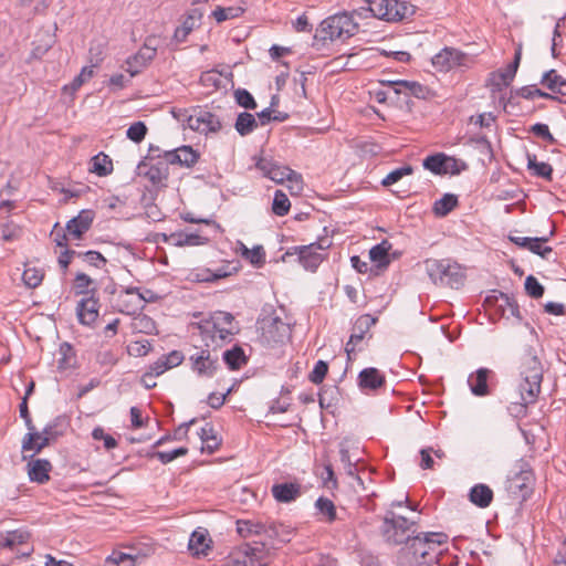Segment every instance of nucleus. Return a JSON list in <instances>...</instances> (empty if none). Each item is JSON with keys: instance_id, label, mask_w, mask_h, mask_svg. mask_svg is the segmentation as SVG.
<instances>
[{"instance_id": "6ab92c4d", "label": "nucleus", "mask_w": 566, "mask_h": 566, "mask_svg": "<svg viewBox=\"0 0 566 566\" xmlns=\"http://www.w3.org/2000/svg\"><path fill=\"white\" fill-rule=\"evenodd\" d=\"M268 178L276 184H283L287 180L291 182L290 189H295L296 193L303 190L302 175L286 166L276 164Z\"/></svg>"}, {"instance_id": "13d9d810", "label": "nucleus", "mask_w": 566, "mask_h": 566, "mask_svg": "<svg viewBox=\"0 0 566 566\" xmlns=\"http://www.w3.org/2000/svg\"><path fill=\"white\" fill-rule=\"evenodd\" d=\"M413 168L410 165H405L399 167L392 171H390L381 181L384 187H389L396 182H398L402 177L411 175Z\"/></svg>"}, {"instance_id": "cd10ccee", "label": "nucleus", "mask_w": 566, "mask_h": 566, "mask_svg": "<svg viewBox=\"0 0 566 566\" xmlns=\"http://www.w3.org/2000/svg\"><path fill=\"white\" fill-rule=\"evenodd\" d=\"M469 500L480 509L488 507L493 501L492 489L483 483L475 484L469 492Z\"/></svg>"}, {"instance_id": "b1692460", "label": "nucleus", "mask_w": 566, "mask_h": 566, "mask_svg": "<svg viewBox=\"0 0 566 566\" xmlns=\"http://www.w3.org/2000/svg\"><path fill=\"white\" fill-rule=\"evenodd\" d=\"M239 328L234 323V317L231 313L228 312H216L210 321H206L199 325L201 331V335H206V333H210L213 328Z\"/></svg>"}, {"instance_id": "412c9836", "label": "nucleus", "mask_w": 566, "mask_h": 566, "mask_svg": "<svg viewBox=\"0 0 566 566\" xmlns=\"http://www.w3.org/2000/svg\"><path fill=\"white\" fill-rule=\"evenodd\" d=\"M358 385L363 390H377L386 385V377L377 368L368 367L359 373Z\"/></svg>"}, {"instance_id": "4c0bfd02", "label": "nucleus", "mask_w": 566, "mask_h": 566, "mask_svg": "<svg viewBox=\"0 0 566 566\" xmlns=\"http://www.w3.org/2000/svg\"><path fill=\"white\" fill-rule=\"evenodd\" d=\"M91 171L97 176L105 177L113 171V163L108 155L98 153L91 159Z\"/></svg>"}, {"instance_id": "f704fd0d", "label": "nucleus", "mask_w": 566, "mask_h": 566, "mask_svg": "<svg viewBox=\"0 0 566 566\" xmlns=\"http://www.w3.org/2000/svg\"><path fill=\"white\" fill-rule=\"evenodd\" d=\"M390 85L395 86V93L400 94V87H405L409 91L410 95L417 98H424L428 94V87L415 81L398 80L389 82Z\"/></svg>"}, {"instance_id": "680f3d73", "label": "nucleus", "mask_w": 566, "mask_h": 566, "mask_svg": "<svg viewBox=\"0 0 566 566\" xmlns=\"http://www.w3.org/2000/svg\"><path fill=\"white\" fill-rule=\"evenodd\" d=\"M106 566H134V558L129 554L122 552H113L111 556L105 559Z\"/></svg>"}, {"instance_id": "473e14b6", "label": "nucleus", "mask_w": 566, "mask_h": 566, "mask_svg": "<svg viewBox=\"0 0 566 566\" xmlns=\"http://www.w3.org/2000/svg\"><path fill=\"white\" fill-rule=\"evenodd\" d=\"M223 361L231 370H238L247 364L248 358L241 346L235 345L231 349H227L222 355Z\"/></svg>"}, {"instance_id": "ddd939ff", "label": "nucleus", "mask_w": 566, "mask_h": 566, "mask_svg": "<svg viewBox=\"0 0 566 566\" xmlns=\"http://www.w3.org/2000/svg\"><path fill=\"white\" fill-rule=\"evenodd\" d=\"M187 125L190 129L206 135L208 133H217L222 127L219 117L205 109H199L196 114L189 115Z\"/></svg>"}, {"instance_id": "f3484780", "label": "nucleus", "mask_w": 566, "mask_h": 566, "mask_svg": "<svg viewBox=\"0 0 566 566\" xmlns=\"http://www.w3.org/2000/svg\"><path fill=\"white\" fill-rule=\"evenodd\" d=\"M95 219V211L84 209L76 217L70 219L65 226V230L72 240H81L83 235L91 229Z\"/></svg>"}, {"instance_id": "09e8293b", "label": "nucleus", "mask_w": 566, "mask_h": 566, "mask_svg": "<svg viewBox=\"0 0 566 566\" xmlns=\"http://www.w3.org/2000/svg\"><path fill=\"white\" fill-rule=\"evenodd\" d=\"M66 428L67 421L65 417L59 416L44 427L42 433L49 436L55 441L59 437L64 434Z\"/></svg>"}, {"instance_id": "a878e982", "label": "nucleus", "mask_w": 566, "mask_h": 566, "mask_svg": "<svg viewBox=\"0 0 566 566\" xmlns=\"http://www.w3.org/2000/svg\"><path fill=\"white\" fill-rule=\"evenodd\" d=\"M271 492L277 502L290 503L301 495V485L292 482L276 483L272 486Z\"/></svg>"}, {"instance_id": "f8f14e48", "label": "nucleus", "mask_w": 566, "mask_h": 566, "mask_svg": "<svg viewBox=\"0 0 566 566\" xmlns=\"http://www.w3.org/2000/svg\"><path fill=\"white\" fill-rule=\"evenodd\" d=\"M376 323L377 317H374L370 314H363L355 321L353 333L345 346L348 360H352V356L355 354L357 345L364 339L365 335Z\"/></svg>"}, {"instance_id": "c756f323", "label": "nucleus", "mask_w": 566, "mask_h": 566, "mask_svg": "<svg viewBox=\"0 0 566 566\" xmlns=\"http://www.w3.org/2000/svg\"><path fill=\"white\" fill-rule=\"evenodd\" d=\"M513 94H515L518 97L525 98V99H534L535 97H542L545 99H552V101H556L558 103H564V101L559 96L544 92V91L537 88L536 85H526V86L520 87L515 91H511V96L507 99V104L512 103Z\"/></svg>"}, {"instance_id": "a18cd8bd", "label": "nucleus", "mask_w": 566, "mask_h": 566, "mask_svg": "<svg viewBox=\"0 0 566 566\" xmlns=\"http://www.w3.org/2000/svg\"><path fill=\"white\" fill-rule=\"evenodd\" d=\"M197 4H199V2L192 3L193 7L187 11L182 21L185 29L190 32L200 25V21L205 14L203 8Z\"/></svg>"}, {"instance_id": "393cba45", "label": "nucleus", "mask_w": 566, "mask_h": 566, "mask_svg": "<svg viewBox=\"0 0 566 566\" xmlns=\"http://www.w3.org/2000/svg\"><path fill=\"white\" fill-rule=\"evenodd\" d=\"M28 469L29 478L32 482L43 484L50 480L49 473L52 470V464L49 460L31 459L28 462Z\"/></svg>"}, {"instance_id": "58836bf2", "label": "nucleus", "mask_w": 566, "mask_h": 566, "mask_svg": "<svg viewBox=\"0 0 566 566\" xmlns=\"http://www.w3.org/2000/svg\"><path fill=\"white\" fill-rule=\"evenodd\" d=\"M365 4L361 6L363 10L369 11V15L384 20L388 14V7L391 3L389 0H361Z\"/></svg>"}, {"instance_id": "603ef678", "label": "nucleus", "mask_w": 566, "mask_h": 566, "mask_svg": "<svg viewBox=\"0 0 566 566\" xmlns=\"http://www.w3.org/2000/svg\"><path fill=\"white\" fill-rule=\"evenodd\" d=\"M221 73L216 70L202 72L200 75V84L211 91H217L222 86Z\"/></svg>"}, {"instance_id": "72a5a7b5", "label": "nucleus", "mask_w": 566, "mask_h": 566, "mask_svg": "<svg viewBox=\"0 0 566 566\" xmlns=\"http://www.w3.org/2000/svg\"><path fill=\"white\" fill-rule=\"evenodd\" d=\"M31 537V533L25 528L9 531L0 538V547L13 548L17 545L25 544Z\"/></svg>"}, {"instance_id": "9b49d317", "label": "nucleus", "mask_w": 566, "mask_h": 566, "mask_svg": "<svg viewBox=\"0 0 566 566\" xmlns=\"http://www.w3.org/2000/svg\"><path fill=\"white\" fill-rule=\"evenodd\" d=\"M189 361L191 370L201 378H212L219 368L218 357H212L209 349L191 355Z\"/></svg>"}, {"instance_id": "2f4dec72", "label": "nucleus", "mask_w": 566, "mask_h": 566, "mask_svg": "<svg viewBox=\"0 0 566 566\" xmlns=\"http://www.w3.org/2000/svg\"><path fill=\"white\" fill-rule=\"evenodd\" d=\"M500 296L502 303L497 307V315L506 318L512 316L516 318L518 323L522 322L523 317L516 300L509 296L506 293H500Z\"/></svg>"}, {"instance_id": "338daca9", "label": "nucleus", "mask_w": 566, "mask_h": 566, "mask_svg": "<svg viewBox=\"0 0 566 566\" xmlns=\"http://www.w3.org/2000/svg\"><path fill=\"white\" fill-rule=\"evenodd\" d=\"M243 10L241 8H221L217 7V9L212 12L213 18L217 20V22H223L229 19H233L239 17Z\"/></svg>"}, {"instance_id": "a19ab883", "label": "nucleus", "mask_w": 566, "mask_h": 566, "mask_svg": "<svg viewBox=\"0 0 566 566\" xmlns=\"http://www.w3.org/2000/svg\"><path fill=\"white\" fill-rule=\"evenodd\" d=\"M527 168L533 170L537 177L552 180L553 167L544 161H537L536 155L527 154Z\"/></svg>"}, {"instance_id": "8fccbe9b", "label": "nucleus", "mask_w": 566, "mask_h": 566, "mask_svg": "<svg viewBox=\"0 0 566 566\" xmlns=\"http://www.w3.org/2000/svg\"><path fill=\"white\" fill-rule=\"evenodd\" d=\"M239 332V328H213L210 333L202 335L205 339L210 337L216 346H222L226 342L230 340V337Z\"/></svg>"}, {"instance_id": "79ce46f5", "label": "nucleus", "mask_w": 566, "mask_h": 566, "mask_svg": "<svg viewBox=\"0 0 566 566\" xmlns=\"http://www.w3.org/2000/svg\"><path fill=\"white\" fill-rule=\"evenodd\" d=\"M315 507L324 516L325 522L333 523L337 520L336 506L329 499L319 496L315 502Z\"/></svg>"}, {"instance_id": "ea45409f", "label": "nucleus", "mask_w": 566, "mask_h": 566, "mask_svg": "<svg viewBox=\"0 0 566 566\" xmlns=\"http://www.w3.org/2000/svg\"><path fill=\"white\" fill-rule=\"evenodd\" d=\"M199 437L202 441V452L207 451L208 453H213L220 446V442L218 441L214 433V429L211 424H206L203 428H201Z\"/></svg>"}, {"instance_id": "864d4df0", "label": "nucleus", "mask_w": 566, "mask_h": 566, "mask_svg": "<svg viewBox=\"0 0 566 566\" xmlns=\"http://www.w3.org/2000/svg\"><path fill=\"white\" fill-rule=\"evenodd\" d=\"M94 283V280L84 272L76 273L74 277V290L76 295L90 294L92 295L93 289L90 286Z\"/></svg>"}, {"instance_id": "dca6fc26", "label": "nucleus", "mask_w": 566, "mask_h": 566, "mask_svg": "<svg viewBox=\"0 0 566 566\" xmlns=\"http://www.w3.org/2000/svg\"><path fill=\"white\" fill-rule=\"evenodd\" d=\"M99 314V301L96 297V289L93 287L92 295L82 298L76 306L78 322L85 326H92Z\"/></svg>"}, {"instance_id": "5fc2aeb1", "label": "nucleus", "mask_w": 566, "mask_h": 566, "mask_svg": "<svg viewBox=\"0 0 566 566\" xmlns=\"http://www.w3.org/2000/svg\"><path fill=\"white\" fill-rule=\"evenodd\" d=\"M188 453V448L186 447H180V448H177L172 451H155V452H151L150 454H148V457L150 458H156L158 459L163 464H167L171 461H174L175 459L179 458V457H184Z\"/></svg>"}, {"instance_id": "0eeeda50", "label": "nucleus", "mask_w": 566, "mask_h": 566, "mask_svg": "<svg viewBox=\"0 0 566 566\" xmlns=\"http://www.w3.org/2000/svg\"><path fill=\"white\" fill-rule=\"evenodd\" d=\"M534 482L535 476L530 463L520 459L507 479V491L515 497L525 501L533 492Z\"/></svg>"}, {"instance_id": "a211bd4d", "label": "nucleus", "mask_w": 566, "mask_h": 566, "mask_svg": "<svg viewBox=\"0 0 566 566\" xmlns=\"http://www.w3.org/2000/svg\"><path fill=\"white\" fill-rule=\"evenodd\" d=\"M494 376V371L486 367H481L474 373L470 374L468 377V385L472 395L476 397L489 396L491 394L489 381Z\"/></svg>"}, {"instance_id": "de8ad7c7", "label": "nucleus", "mask_w": 566, "mask_h": 566, "mask_svg": "<svg viewBox=\"0 0 566 566\" xmlns=\"http://www.w3.org/2000/svg\"><path fill=\"white\" fill-rule=\"evenodd\" d=\"M242 256L247 259L253 266L261 268L265 263V251L262 245L248 249L242 244Z\"/></svg>"}, {"instance_id": "c9c22d12", "label": "nucleus", "mask_w": 566, "mask_h": 566, "mask_svg": "<svg viewBox=\"0 0 566 566\" xmlns=\"http://www.w3.org/2000/svg\"><path fill=\"white\" fill-rule=\"evenodd\" d=\"M459 205L458 197L453 193H444L433 203L432 211L437 217L448 216Z\"/></svg>"}, {"instance_id": "9d476101", "label": "nucleus", "mask_w": 566, "mask_h": 566, "mask_svg": "<svg viewBox=\"0 0 566 566\" xmlns=\"http://www.w3.org/2000/svg\"><path fill=\"white\" fill-rule=\"evenodd\" d=\"M522 59V44H518L515 49L513 61L505 67L504 71L491 73L489 85L492 86L493 92H500L503 87H506L514 80L515 74L518 70Z\"/></svg>"}, {"instance_id": "4d7b16f0", "label": "nucleus", "mask_w": 566, "mask_h": 566, "mask_svg": "<svg viewBox=\"0 0 566 566\" xmlns=\"http://www.w3.org/2000/svg\"><path fill=\"white\" fill-rule=\"evenodd\" d=\"M234 98L239 106L254 111L258 107V104L252 96V94L245 88H238L234 91Z\"/></svg>"}, {"instance_id": "0e129e2a", "label": "nucleus", "mask_w": 566, "mask_h": 566, "mask_svg": "<svg viewBox=\"0 0 566 566\" xmlns=\"http://www.w3.org/2000/svg\"><path fill=\"white\" fill-rule=\"evenodd\" d=\"M328 373V364L324 360L316 361L313 370L308 375L310 381L315 385H319L325 379Z\"/></svg>"}, {"instance_id": "c85d7f7f", "label": "nucleus", "mask_w": 566, "mask_h": 566, "mask_svg": "<svg viewBox=\"0 0 566 566\" xmlns=\"http://www.w3.org/2000/svg\"><path fill=\"white\" fill-rule=\"evenodd\" d=\"M391 249V243L387 240H382L380 243L374 245L369 250V259L370 261L376 263L377 270H385L388 268L390 263L389 250Z\"/></svg>"}, {"instance_id": "20e7f679", "label": "nucleus", "mask_w": 566, "mask_h": 566, "mask_svg": "<svg viewBox=\"0 0 566 566\" xmlns=\"http://www.w3.org/2000/svg\"><path fill=\"white\" fill-rule=\"evenodd\" d=\"M426 272L433 284L459 289L463 285L465 275L457 263L449 260L427 259Z\"/></svg>"}, {"instance_id": "7ed1b4c3", "label": "nucleus", "mask_w": 566, "mask_h": 566, "mask_svg": "<svg viewBox=\"0 0 566 566\" xmlns=\"http://www.w3.org/2000/svg\"><path fill=\"white\" fill-rule=\"evenodd\" d=\"M358 29L359 24L354 21L353 14L344 11L323 20L316 29L315 39L322 42L345 41L354 36Z\"/></svg>"}, {"instance_id": "6e6d98bb", "label": "nucleus", "mask_w": 566, "mask_h": 566, "mask_svg": "<svg viewBox=\"0 0 566 566\" xmlns=\"http://www.w3.org/2000/svg\"><path fill=\"white\" fill-rule=\"evenodd\" d=\"M43 277L44 273L36 268H28L22 274L24 284L30 289L38 287L42 283Z\"/></svg>"}, {"instance_id": "5701e85b", "label": "nucleus", "mask_w": 566, "mask_h": 566, "mask_svg": "<svg viewBox=\"0 0 566 566\" xmlns=\"http://www.w3.org/2000/svg\"><path fill=\"white\" fill-rule=\"evenodd\" d=\"M276 533L274 525H266L261 521L252 520H238L237 532L241 537H249L251 535L268 534L269 532Z\"/></svg>"}, {"instance_id": "4468645a", "label": "nucleus", "mask_w": 566, "mask_h": 566, "mask_svg": "<svg viewBox=\"0 0 566 566\" xmlns=\"http://www.w3.org/2000/svg\"><path fill=\"white\" fill-rule=\"evenodd\" d=\"M554 233L555 230L553 228L547 237L528 238L510 235L509 239L515 245L526 249L532 253L539 255L542 259L548 260L553 249L551 247H543V243L547 242Z\"/></svg>"}, {"instance_id": "bb28decb", "label": "nucleus", "mask_w": 566, "mask_h": 566, "mask_svg": "<svg viewBox=\"0 0 566 566\" xmlns=\"http://www.w3.org/2000/svg\"><path fill=\"white\" fill-rule=\"evenodd\" d=\"M541 84L548 88L552 92L551 94L559 96L562 99L563 96H566V78L560 76L554 69L543 74Z\"/></svg>"}, {"instance_id": "1a4fd4ad", "label": "nucleus", "mask_w": 566, "mask_h": 566, "mask_svg": "<svg viewBox=\"0 0 566 566\" xmlns=\"http://www.w3.org/2000/svg\"><path fill=\"white\" fill-rule=\"evenodd\" d=\"M469 60L468 54L447 46L432 57V64L438 71L448 72L457 66H468Z\"/></svg>"}, {"instance_id": "3c124183", "label": "nucleus", "mask_w": 566, "mask_h": 566, "mask_svg": "<svg viewBox=\"0 0 566 566\" xmlns=\"http://www.w3.org/2000/svg\"><path fill=\"white\" fill-rule=\"evenodd\" d=\"M291 202L282 190H276L273 198L272 211L279 217L286 216L290 211Z\"/></svg>"}, {"instance_id": "69168bd1", "label": "nucleus", "mask_w": 566, "mask_h": 566, "mask_svg": "<svg viewBox=\"0 0 566 566\" xmlns=\"http://www.w3.org/2000/svg\"><path fill=\"white\" fill-rule=\"evenodd\" d=\"M188 279L196 283L213 282V271L208 268H198L190 271Z\"/></svg>"}, {"instance_id": "49530a36", "label": "nucleus", "mask_w": 566, "mask_h": 566, "mask_svg": "<svg viewBox=\"0 0 566 566\" xmlns=\"http://www.w3.org/2000/svg\"><path fill=\"white\" fill-rule=\"evenodd\" d=\"M171 237L176 239V245H179V247L202 245L209 241V239L207 237H202L196 232H191V233L180 232L177 234H171Z\"/></svg>"}, {"instance_id": "7c9ffc66", "label": "nucleus", "mask_w": 566, "mask_h": 566, "mask_svg": "<svg viewBox=\"0 0 566 566\" xmlns=\"http://www.w3.org/2000/svg\"><path fill=\"white\" fill-rule=\"evenodd\" d=\"M54 440L42 432H28L22 440V451L41 452Z\"/></svg>"}, {"instance_id": "c03bdc74", "label": "nucleus", "mask_w": 566, "mask_h": 566, "mask_svg": "<svg viewBox=\"0 0 566 566\" xmlns=\"http://www.w3.org/2000/svg\"><path fill=\"white\" fill-rule=\"evenodd\" d=\"M446 154L438 153L429 155L423 159L422 166L424 169L434 175H444Z\"/></svg>"}, {"instance_id": "aec40b11", "label": "nucleus", "mask_w": 566, "mask_h": 566, "mask_svg": "<svg viewBox=\"0 0 566 566\" xmlns=\"http://www.w3.org/2000/svg\"><path fill=\"white\" fill-rule=\"evenodd\" d=\"M212 539L206 528L199 527L190 535L188 549L192 556H208L211 551Z\"/></svg>"}, {"instance_id": "4be33fe9", "label": "nucleus", "mask_w": 566, "mask_h": 566, "mask_svg": "<svg viewBox=\"0 0 566 566\" xmlns=\"http://www.w3.org/2000/svg\"><path fill=\"white\" fill-rule=\"evenodd\" d=\"M386 22H399L412 17L416 13V6L403 0H389Z\"/></svg>"}, {"instance_id": "e2e57ef3", "label": "nucleus", "mask_w": 566, "mask_h": 566, "mask_svg": "<svg viewBox=\"0 0 566 566\" xmlns=\"http://www.w3.org/2000/svg\"><path fill=\"white\" fill-rule=\"evenodd\" d=\"M94 75V72L92 70V67H88V66H84L82 70H81V73L78 75H76L73 81L71 82L70 85H65L64 86V90L65 91H71V92H75L77 91L87 80L92 78Z\"/></svg>"}, {"instance_id": "f03ea898", "label": "nucleus", "mask_w": 566, "mask_h": 566, "mask_svg": "<svg viewBox=\"0 0 566 566\" xmlns=\"http://www.w3.org/2000/svg\"><path fill=\"white\" fill-rule=\"evenodd\" d=\"M448 542V535L441 532L417 533L409 537L398 551L399 566H429L438 563L437 548Z\"/></svg>"}, {"instance_id": "774afa93", "label": "nucleus", "mask_w": 566, "mask_h": 566, "mask_svg": "<svg viewBox=\"0 0 566 566\" xmlns=\"http://www.w3.org/2000/svg\"><path fill=\"white\" fill-rule=\"evenodd\" d=\"M126 71L129 73L130 77L138 75L145 67L148 66L146 61H143L138 53L129 56L126 60Z\"/></svg>"}, {"instance_id": "37998d69", "label": "nucleus", "mask_w": 566, "mask_h": 566, "mask_svg": "<svg viewBox=\"0 0 566 566\" xmlns=\"http://www.w3.org/2000/svg\"><path fill=\"white\" fill-rule=\"evenodd\" d=\"M77 259H81L88 266L99 270L107 264V259L95 250L78 251Z\"/></svg>"}, {"instance_id": "2eb2a0df", "label": "nucleus", "mask_w": 566, "mask_h": 566, "mask_svg": "<svg viewBox=\"0 0 566 566\" xmlns=\"http://www.w3.org/2000/svg\"><path fill=\"white\" fill-rule=\"evenodd\" d=\"M136 174L140 177L147 178L153 186H166L165 181L168 179L169 170L167 164H149L148 160L143 159L136 168Z\"/></svg>"}, {"instance_id": "423d86ee", "label": "nucleus", "mask_w": 566, "mask_h": 566, "mask_svg": "<svg viewBox=\"0 0 566 566\" xmlns=\"http://www.w3.org/2000/svg\"><path fill=\"white\" fill-rule=\"evenodd\" d=\"M333 242L328 238H319L316 242L307 245H297L289 248L283 260L286 256L297 255L298 262L306 271L315 272L319 264L324 261V255L318 253L317 250H327L332 247Z\"/></svg>"}, {"instance_id": "bf43d9fd", "label": "nucleus", "mask_w": 566, "mask_h": 566, "mask_svg": "<svg viewBox=\"0 0 566 566\" xmlns=\"http://www.w3.org/2000/svg\"><path fill=\"white\" fill-rule=\"evenodd\" d=\"M525 292L532 298H539L544 295L545 289L534 275H528L524 283Z\"/></svg>"}, {"instance_id": "f257e3e1", "label": "nucleus", "mask_w": 566, "mask_h": 566, "mask_svg": "<svg viewBox=\"0 0 566 566\" xmlns=\"http://www.w3.org/2000/svg\"><path fill=\"white\" fill-rule=\"evenodd\" d=\"M521 382L518 385L522 402H512L507 407L511 416L526 415L528 403H534L541 392L543 366L532 347L524 349L520 365Z\"/></svg>"}, {"instance_id": "6e6552de", "label": "nucleus", "mask_w": 566, "mask_h": 566, "mask_svg": "<svg viewBox=\"0 0 566 566\" xmlns=\"http://www.w3.org/2000/svg\"><path fill=\"white\" fill-rule=\"evenodd\" d=\"M261 342L268 346L283 343L291 335V328L279 316L269 315L259 321Z\"/></svg>"}, {"instance_id": "39448f33", "label": "nucleus", "mask_w": 566, "mask_h": 566, "mask_svg": "<svg viewBox=\"0 0 566 566\" xmlns=\"http://www.w3.org/2000/svg\"><path fill=\"white\" fill-rule=\"evenodd\" d=\"M416 521H410L390 510L386 512L382 518L380 534L387 544L397 546L416 534Z\"/></svg>"}, {"instance_id": "052dcab7", "label": "nucleus", "mask_w": 566, "mask_h": 566, "mask_svg": "<svg viewBox=\"0 0 566 566\" xmlns=\"http://www.w3.org/2000/svg\"><path fill=\"white\" fill-rule=\"evenodd\" d=\"M147 126L144 122H135L134 124H132L127 132H126V136L128 139H130L132 142L134 143H140L142 140H144L146 134H147Z\"/></svg>"}, {"instance_id": "e433bc0d", "label": "nucleus", "mask_w": 566, "mask_h": 566, "mask_svg": "<svg viewBox=\"0 0 566 566\" xmlns=\"http://www.w3.org/2000/svg\"><path fill=\"white\" fill-rule=\"evenodd\" d=\"M258 127L255 116L248 112H241L238 114L234 123V128L240 136L250 135Z\"/></svg>"}]
</instances>
